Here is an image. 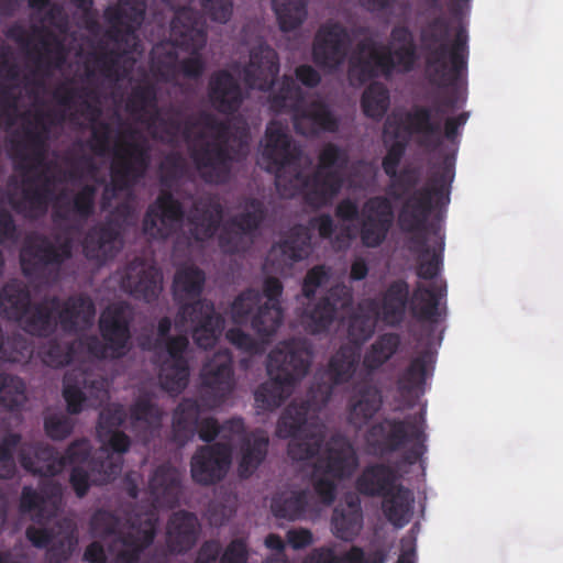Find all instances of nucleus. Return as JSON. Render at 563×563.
Masks as SVG:
<instances>
[{"label":"nucleus","instance_id":"f257e3e1","mask_svg":"<svg viewBox=\"0 0 563 563\" xmlns=\"http://www.w3.org/2000/svg\"><path fill=\"white\" fill-rule=\"evenodd\" d=\"M148 128H156L159 139L172 143L181 136L190 142L194 129L202 126L212 132L206 139L199 132L188 146L189 157L200 178L208 185H225L232 176L234 163L246 158L250 151L249 131L246 128L232 132L228 121L219 119L208 111H199L194 120L180 106L169 104L147 118Z\"/></svg>","mask_w":563,"mask_h":563},{"label":"nucleus","instance_id":"f03ea898","mask_svg":"<svg viewBox=\"0 0 563 563\" xmlns=\"http://www.w3.org/2000/svg\"><path fill=\"white\" fill-rule=\"evenodd\" d=\"M301 150L277 122L265 131L262 161L265 169L275 175L276 187L292 196L299 191L305 202L320 209L329 206L343 186L341 172L349 163L347 153L334 143H328L319 154V167L310 175L300 169Z\"/></svg>","mask_w":563,"mask_h":563},{"label":"nucleus","instance_id":"7ed1b4c3","mask_svg":"<svg viewBox=\"0 0 563 563\" xmlns=\"http://www.w3.org/2000/svg\"><path fill=\"white\" fill-rule=\"evenodd\" d=\"M452 26L442 14L429 20L420 30L426 75L439 87L455 88L467 74L468 34L460 26L451 41Z\"/></svg>","mask_w":563,"mask_h":563},{"label":"nucleus","instance_id":"20e7f679","mask_svg":"<svg viewBox=\"0 0 563 563\" xmlns=\"http://www.w3.org/2000/svg\"><path fill=\"white\" fill-rule=\"evenodd\" d=\"M420 170L416 167H406L397 172L394 186L400 192L391 194L400 199L408 195L398 214V222L402 231L417 232L427 228L429 217L434 210L445 208L450 202V187L454 177L453 163L446 157L439 169L431 173L427 183L416 188L420 183Z\"/></svg>","mask_w":563,"mask_h":563},{"label":"nucleus","instance_id":"39448f33","mask_svg":"<svg viewBox=\"0 0 563 563\" xmlns=\"http://www.w3.org/2000/svg\"><path fill=\"white\" fill-rule=\"evenodd\" d=\"M145 12V0H118L104 9L103 18L110 26L107 37L125 48L121 51L100 45L99 49L90 52L85 66L87 79L93 78L97 73L109 80L120 78V62L126 53L135 51L139 44L136 31L144 21Z\"/></svg>","mask_w":563,"mask_h":563},{"label":"nucleus","instance_id":"423d86ee","mask_svg":"<svg viewBox=\"0 0 563 563\" xmlns=\"http://www.w3.org/2000/svg\"><path fill=\"white\" fill-rule=\"evenodd\" d=\"M206 283L205 272L195 265L178 268L174 276V297L179 305L177 325L190 323L192 339L198 347L208 350L216 345L224 328V318L214 305L201 299Z\"/></svg>","mask_w":563,"mask_h":563},{"label":"nucleus","instance_id":"0eeeda50","mask_svg":"<svg viewBox=\"0 0 563 563\" xmlns=\"http://www.w3.org/2000/svg\"><path fill=\"white\" fill-rule=\"evenodd\" d=\"M311 361V347L306 341L291 339L278 343L267 356L269 379L254 394L257 407L263 410L280 407L295 385L307 375Z\"/></svg>","mask_w":563,"mask_h":563},{"label":"nucleus","instance_id":"6e6552de","mask_svg":"<svg viewBox=\"0 0 563 563\" xmlns=\"http://www.w3.org/2000/svg\"><path fill=\"white\" fill-rule=\"evenodd\" d=\"M311 361V347L306 341L291 339L278 343L267 356L269 379L254 394L257 407L263 410L280 407L295 385L307 375Z\"/></svg>","mask_w":563,"mask_h":563},{"label":"nucleus","instance_id":"1a4fd4ad","mask_svg":"<svg viewBox=\"0 0 563 563\" xmlns=\"http://www.w3.org/2000/svg\"><path fill=\"white\" fill-rule=\"evenodd\" d=\"M365 440L372 452L377 455L391 454L407 443L413 442L405 452L404 460L410 465L416 464L427 451L424 415L420 412L406 419L384 418L371 426Z\"/></svg>","mask_w":563,"mask_h":563},{"label":"nucleus","instance_id":"9d476101","mask_svg":"<svg viewBox=\"0 0 563 563\" xmlns=\"http://www.w3.org/2000/svg\"><path fill=\"white\" fill-rule=\"evenodd\" d=\"M311 401L294 400L280 415L276 433L282 439H290L287 453L295 461H306L317 456L325 441V428L321 423H308Z\"/></svg>","mask_w":563,"mask_h":563},{"label":"nucleus","instance_id":"9b49d317","mask_svg":"<svg viewBox=\"0 0 563 563\" xmlns=\"http://www.w3.org/2000/svg\"><path fill=\"white\" fill-rule=\"evenodd\" d=\"M130 139L115 146L110 166V185L102 192V206L106 207L117 197L118 192L132 189L144 178L151 164L150 146L139 131L130 129L125 132Z\"/></svg>","mask_w":563,"mask_h":563},{"label":"nucleus","instance_id":"f8f14e48","mask_svg":"<svg viewBox=\"0 0 563 563\" xmlns=\"http://www.w3.org/2000/svg\"><path fill=\"white\" fill-rule=\"evenodd\" d=\"M334 214L344 222L358 220L361 242L369 249H376L386 241L395 221L391 201L380 195L368 198L361 209L355 200L344 198L338 202Z\"/></svg>","mask_w":563,"mask_h":563},{"label":"nucleus","instance_id":"ddd939ff","mask_svg":"<svg viewBox=\"0 0 563 563\" xmlns=\"http://www.w3.org/2000/svg\"><path fill=\"white\" fill-rule=\"evenodd\" d=\"M201 404L192 398L183 399L173 415L172 433L173 440L180 446L187 444L198 432L199 439L211 443L218 435L231 441L235 435L245 432L242 418H231L222 424L213 417L199 419Z\"/></svg>","mask_w":563,"mask_h":563},{"label":"nucleus","instance_id":"4468645a","mask_svg":"<svg viewBox=\"0 0 563 563\" xmlns=\"http://www.w3.org/2000/svg\"><path fill=\"white\" fill-rule=\"evenodd\" d=\"M170 37L175 46L190 53L189 57L179 62V75L199 79L206 70L200 51L207 43L206 22L201 13L189 7L178 9L170 22Z\"/></svg>","mask_w":563,"mask_h":563},{"label":"nucleus","instance_id":"2eb2a0df","mask_svg":"<svg viewBox=\"0 0 563 563\" xmlns=\"http://www.w3.org/2000/svg\"><path fill=\"white\" fill-rule=\"evenodd\" d=\"M156 534L157 518L151 516L141 527L119 532L109 545V551L113 555L111 561H108L103 545L98 541L87 545L84 560L89 563H141L145 552L154 543Z\"/></svg>","mask_w":563,"mask_h":563},{"label":"nucleus","instance_id":"dca6fc26","mask_svg":"<svg viewBox=\"0 0 563 563\" xmlns=\"http://www.w3.org/2000/svg\"><path fill=\"white\" fill-rule=\"evenodd\" d=\"M170 330V318H161L157 324V343L164 342L167 357L159 366L158 379L164 390L179 395L189 383L190 366L185 356L189 347V340L185 334L169 335Z\"/></svg>","mask_w":563,"mask_h":563},{"label":"nucleus","instance_id":"f3484780","mask_svg":"<svg viewBox=\"0 0 563 563\" xmlns=\"http://www.w3.org/2000/svg\"><path fill=\"white\" fill-rule=\"evenodd\" d=\"M232 322L238 325L251 322V328L261 338L262 342H269L271 338L283 324L284 312L280 305H262V294L253 288L242 291L230 308Z\"/></svg>","mask_w":563,"mask_h":563},{"label":"nucleus","instance_id":"a211bd4d","mask_svg":"<svg viewBox=\"0 0 563 563\" xmlns=\"http://www.w3.org/2000/svg\"><path fill=\"white\" fill-rule=\"evenodd\" d=\"M384 44L366 38L360 41L349 59L347 78L353 86L394 75V64L388 53L382 48Z\"/></svg>","mask_w":563,"mask_h":563},{"label":"nucleus","instance_id":"6ab92c4d","mask_svg":"<svg viewBox=\"0 0 563 563\" xmlns=\"http://www.w3.org/2000/svg\"><path fill=\"white\" fill-rule=\"evenodd\" d=\"M200 401L208 409L222 406L232 394L235 380L232 360L228 353L218 352L206 362L200 372Z\"/></svg>","mask_w":563,"mask_h":563},{"label":"nucleus","instance_id":"aec40b11","mask_svg":"<svg viewBox=\"0 0 563 563\" xmlns=\"http://www.w3.org/2000/svg\"><path fill=\"white\" fill-rule=\"evenodd\" d=\"M352 305L353 290L350 286L341 283L330 287L324 296L305 309L302 322L306 330L311 334L328 332L339 311L347 310Z\"/></svg>","mask_w":563,"mask_h":563},{"label":"nucleus","instance_id":"412c9836","mask_svg":"<svg viewBox=\"0 0 563 563\" xmlns=\"http://www.w3.org/2000/svg\"><path fill=\"white\" fill-rule=\"evenodd\" d=\"M108 380L92 371L73 368L63 378V398L67 412L79 415L84 410L87 396L103 401L109 398Z\"/></svg>","mask_w":563,"mask_h":563},{"label":"nucleus","instance_id":"4be33fe9","mask_svg":"<svg viewBox=\"0 0 563 563\" xmlns=\"http://www.w3.org/2000/svg\"><path fill=\"white\" fill-rule=\"evenodd\" d=\"M49 117V113L36 112L34 121L23 125V137L12 142L14 156L19 159V169L30 173L44 165L49 134V126L45 120Z\"/></svg>","mask_w":563,"mask_h":563},{"label":"nucleus","instance_id":"5701e85b","mask_svg":"<svg viewBox=\"0 0 563 563\" xmlns=\"http://www.w3.org/2000/svg\"><path fill=\"white\" fill-rule=\"evenodd\" d=\"M97 188L93 185H84L71 197L62 192L55 198L52 220L68 232L77 231L93 213Z\"/></svg>","mask_w":563,"mask_h":563},{"label":"nucleus","instance_id":"b1692460","mask_svg":"<svg viewBox=\"0 0 563 563\" xmlns=\"http://www.w3.org/2000/svg\"><path fill=\"white\" fill-rule=\"evenodd\" d=\"M350 42V34L341 23L328 22L321 25L312 46L314 64L329 71L336 70L346 58Z\"/></svg>","mask_w":563,"mask_h":563},{"label":"nucleus","instance_id":"393cba45","mask_svg":"<svg viewBox=\"0 0 563 563\" xmlns=\"http://www.w3.org/2000/svg\"><path fill=\"white\" fill-rule=\"evenodd\" d=\"M71 255L73 243L69 238L55 244L47 236L38 235L21 252L22 271L25 276L35 275L48 266L59 267Z\"/></svg>","mask_w":563,"mask_h":563},{"label":"nucleus","instance_id":"a878e982","mask_svg":"<svg viewBox=\"0 0 563 563\" xmlns=\"http://www.w3.org/2000/svg\"><path fill=\"white\" fill-rule=\"evenodd\" d=\"M185 210L170 189H162L147 208L143 219L144 233L154 239H166L183 222Z\"/></svg>","mask_w":563,"mask_h":563},{"label":"nucleus","instance_id":"bb28decb","mask_svg":"<svg viewBox=\"0 0 563 563\" xmlns=\"http://www.w3.org/2000/svg\"><path fill=\"white\" fill-rule=\"evenodd\" d=\"M232 460L230 442L199 446L191 457L192 479L201 485H212L224 478Z\"/></svg>","mask_w":563,"mask_h":563},{"label":"nucleus","instance_id":"cd10ccee","mask_svg":"<svg viewBox=\"0 0 563 563\" xmlns=\"http://www.w3.org/2000/svg\"><path fill=\"white\" fill-rule=\"evenodd\" d=\"M358 466V457L346 437L335 433L324 441L323 453L318 457L316 472L336 481L350 478Z\"/></svg>","mask_w":563,"mask_h":563},{"label":"nucleus","instance_id":"c85d7f7f","mask_svg":"<svg viewBox=\"0 0 563 563\" xmlns=\"http://www.w3.org/2000/svg\"><path fill=\"white\" fill-rule=\"evenodd\" d=\"M54 180L51 176L41 173L34 177H25L18 200H10L13 210L30 220L43 218L48 212L54 199Z\"/></svg>","mask_w":563,"mask_h":563},{"label":"nucleus","instance_id":"c756f323","mask_svg":"<svg viewBox=\"0 0 563 563\" xmlns=\"http://www.w3.org/2000/svg\"><path fill=\"white\" fill-rule=\"evenodd\" d=\"M132 317L125 303H115L108 307L100 316L99 330L101 338L110 349L113 360L126 355L131 341Z\"/></svg>","mask_w":563,"mask_h":563},{"label":"nucleus","instance_id":"7c9ffc66","mask_svg":"<svg viewBox=\"0 0 563 563\" xmlns=\"http://www.w3.org/2000/svg\"><path fill=\"white\" fill-rule=\"evenodd\" d=\"M294 129L302 136H317L321 133H335L340 119L331 106L322 98L303 101L291 118Z\"/></svg>","mask_w":563,"mask_h":563},{"label":"nucleus","instance_id":"2f4dec72","mask_svg":"<svg viewBox=\"0 0 563 563\" xmlns=\"http://www.w3.org/2000/svg\"><path fill=\"white\" fill-rule=\"evenodd\" d=\"M279 74V58L274 48L262 43L250 52V60L242 69L244 84L251 89L268 91Z\"/></svg>","mask_w":563,"mask_h":563},{"label":"nucleus","instance_id":"473e14b6","mask_svg":"<svg viewBox=\"0 0 563 563\" xmlns=\"http://www.w3.org/2000/svg\"><path fill=\"white\" fill-rule=\"evenodd\" d=\"M409 295L408 283L404 279H396L378 297L365 300V306L384 323L397 327L405 319Z\"/></svg>","mask_w":563,"mask_h":563},{"label":"nucleus","instance_id":"72a5a7b5","mask_svg":"<svg viewBox=\"0 0 563 563\" xmlns=\"http://www.w3.org/2000/svg\"><path fill=\"white\" fill-rule=\"evenodd\" d=\"M413 239L417 245L416 251L420 252L422 257L417 268V275L422 279H433L438 276L444 251V235L441 234L439 224L427 223V228L417 231Z\"/></svg>","mask_w":563,"mask_h":563},{"label":"nucleus","instance_id":"f704fd0d","mask_svg":"<svg viewBox=\"0 0 563 563\" xmlns=\"http://www.w3.org/2000/svg\"><path fill=\"white\" fill-rule=\"evenodd\" d=\"M81 245L84 256L101 266L120 251V232L111 222L98 223L86 232Z\"/></svg>","mask_w":563,"mask_h":563},{"label":"nucleus","instance_id":"c9c22d12","mask_svg":"<svg viewBox=\"0 0 563 563\" xmlns=\"http://www.w3.org/2000/svg\"><path fill=\"white\" fill-rule=\"evenodd\" d=\"M18 457L26 472L41 477H54L64 470L59 452L43 442H24Z\"/></svg>","mask_w":563,"mask_h":563},{"label":"nucleus","instance_id":"e433bc0d","mask_svg":"<svg viewBox=\"0 0 563 563\" xmlns=\"http://www.w3.org/2000/svg\"><path fill=\"white\" fill-rule=\"evenodd\" d=\"M383 397L380 389L367 376L358 378L353 384L349 401V417L352 424L361 428L367 423L380 409Z\"/></svg>","mask_w":563,"mask_h":563},{"label":"nucleus","instance_id":"4c0bfd02","mask_svg":"<svg viewBox=\"0 0 563 563\" xmlns=\"http://www.w3.org/2000/svg\"><path fill=\"white\" fill-rule=\"evenodd\" d=\"M208 98L219 113L233 114L243 103V92L239 81L227 69L214 71L209 80Z\"/></svg>","mask_w":563,"mask_h":563},{"label":"nucleus","instance_id":"58836bf2","mask_svg":"<svg viewBox=\"0 0 563 563\" xmlns=\"http://www.w3.org/2000/svg\"><path fill=\"white\" fill-rule=\"evenodd\" d=\"M123 283L131 294L145 302L155 301L162 291V274L143 260L135 258L126 266Z\"/></svg>","mask_w":563,"mask_h":563},{"label":"nucleus","instance_id":"ea45409f","mask_svg":"<svg viewBox=\"0 0 563 563\" xmlns=\"http://www.w3.org/2000/svg\"><path fill=\"white\" fill-rule=\"evenodd\" d=\"M200 523L197 516L186 510L174 512L166 527V544L170 553L184 554L197 543Z\"/></svg>","mask_w":563,"mask_h":563},{"label":"nucleus","instance_id":"a19ab883","mask_svg":"<svg viewBox=\"0 0 563 563\" xmlns=\"http://www.w3.org/2000/svg\"><path fill=\"white\" fill-rule=\"evenodd\" d=\"M60 299L57 296L45 297L37 302H32L30 309L20 321L22 329L38 338H48L57 328Z\"/></svg>","mask_w":563,"mask_h":563},{"label":"nucleus","instance_id":"79ce46f5","mask_svg":"<svg viewBox=\"0 0 563 563\" xmlns=\"http://www.w3.org/2000/svg\"><path fill=\"white\" fill-rule=\"evenodd\" d=\"M395 468L385 463L366 465L355 481V489L365 497L387 496L398 485Z\"/></svg>","mask_w":563,"mask_h":563},{"label":"nucleus","instance_id":"37998d69","mask_svg":"<svg viewBox=\"0 0 563 563\" xmlns=\"http://www.w3.org/2000/svg\"><path fill=\"white\" fill-rule=\"evenodd\" d=\"M363 510L361 500L355 495H346L332 512L331 527L333 534L343 541H353L363 528Z\"/></svg>","mask_w":563,"mask_h":563},{"label":"nucleus","instance_id":"c03bdc74","mask_svg":"<svg viewBox=\"0 0 563 563\" xmlns=\"http://www.w3.org/2000/svg\"><path fill=\"white\" fill-rule=\"evenodd\" d=\"M148 488L158 507L175 508L179 504L181 483L177 470L168 464L156 467L150 478Z\"/></svg>","mask_w":563,"mask_h":563},{"label":"nucleus","instance_id":"a18cd8bd","mask_svg":"<svg viewBox=\"0 0 563 563\" xmlns=\"http://www.w3.org/2000/svg\"><path fill=\"white\" fill-rule=\"evenodd\" d=\"M223 216L219 201L211 198L198 199L194 202L189 214L191 234L197 241H207L218 231Z\"/></svg>","mask_w":563,"mask_h":563},{"label":"nucleus","instance_id":"49530a36","mask_svg":"<svg viewBox=\"0 0 563 563\" xmlns=\"http://www.w3.org/2000/svg\"><path fill=\"white\" fill-rule=\"evenodd\" d=\"M60 328L66 333H77L79 328L90 327L96 307L93 301L85 295L69 296L57 311Z\"/></svg>","mask_w":563,"mask_h":563},{"label":"nucleus","instance_id":"de8ad7c7","mask_svg":"<svg viewBox=\"0 0 563 563\" xmlns=\"http://www.w3.org/2000/svg\"><path fill=\"white\" fill-rule=\"evenodd\" d=\"M54 100L66 109H71L75 104V99H79V108L70 114V120H74L76 114L84 117L89 121L90 125L100 122L101 109L97 103L90 100H97V93L93 89L88 87H71L62 85L53 92Z\"/></svg>","mask_w":563,"mask_h":563},{"label":"nucleus","instance_id":"09e8293b","mask_svg":"<svg viewBox=\"0 0 563 563\" xmlns=\"http://www.w3.org/2000/svg\"><path fill=\"white\" fill-rule=\"evenodd\" d=\"M434 362L430 351H422L413 357L409 365L399 374L397 386L404 396L418 397L424 394L429 367Z\"/></svg>","mask_w":563,"mask_h":563},{"label":"nucleus","instance_id":"8fccbe9b","mask_svg":"<svg viewBox=\"0 0 563 563\" xmlns=\"http://www.w3.org/2000/svg\"><path fill=\"white\" fill-rule=\"evenodd\" d=\"M31 305V291L22 282L11 280L2 287L0 313L4 319L20 323Z\"/></svg>","mask_w":563,"mask_h":563},{"label":"nucleus","instance_id":"3c124183","mask_svg":"<svg viewBox=\"0 0 563 563\" xmlns=\"http://www.w3.org/2000/svg\"><path fill=\"white\" fill-rule=\"evenodd\" d=\"M310 233L303 225L292 227L277 244L272 247L271 255H280L282 263L290 266L305 260L310 253Z\"/></svg>","mask_w":563,"mask_h":563},{"label":"nucleus","instance_id":"603ef678","mask_svg":"<svg viewBox=\"0 0 563 563\" xmlns=\"http://www.w3.org/2000/svg\"><path fill=\"white\" fill-rule=\"evenodd\" d=\"M445 286L433 284L424 286L417 284L409 297V307L412 316L420 321L435 322L439 316V302L445 296Z\"/></svg>","mask_w":563,"mask_h":563},{"label":"nucleus","instance_id":"864d4df0","mask_svg":"<svg viewBox=\"0 0 563 563\" xmlns=\"http://www.w3.org/2000/svg\"><path fill=\"white\" fill-rule=\"evenodd\" d=\"M309 498L308 489L277 492L272 497L271 511L278 519H302L308 509Z\"/></svg>","mask_w":563,"mask_h":563},{"label":"nucleus","instance_id":"5fc2aeb1","mask_svg":"<svg viewBox=\"0 0 563 563\" xmlns=\"http://www.w3.org/2000/svg\"><path fill=\"white\" fill-rule=\"evenodd\" d=\"M382 499L384 516L391 525L401 528L409 522L413 503V495L409 488L399 483Z\"/></svg>","mask_w":563,"mask_h":563},{"label":"nucleus","instance_id":"6e6d98bb","mask_svg":"<svg viewBox=\"0 0 563 563\" xmlns=\"http://www.w3.org/2000/svg\"><path fill=\"white\" fill-rule=\"evenodd\" d=\"M405 130L410 134L422 136L421 144L430 145L437 136L435 145H440L441 124L432 120V110L426 106H413L404 117Z\"/></svg>","mask_w":563,"mask_h":563},{"label":"nucleus","instance_id":"4d7b16f0","mask_svg":"<svg viewBox=\"0 0 563 563\" xmlns=\"http://www.w3.org/2000/svg\"><path fill=\"white\" fill-rule=\"evenodd\" d=\"M400 345V338L396 333H384L379 335L365 352L362 366L369 377L375 371L379 369L388 362Z\"/></svg>","mask_w":563,"mask_h":563},{"label":"nucleus","instance_id":"13d9d810","mask_svg":"<svg viewBox=\"0 0 563 563\" xmlns=\"http://www.w3.org/2000/svg\"><path fill=\"white\" fill-rule=\"evenodd\" d=\"M361 361L358 347L342 345L331 357L328 366L330 379L334 386L349 383Z\"/></svg>","mask_w":563,"mask_h":563},{"label":"nucleus","instance_id":"bf43d9fd","mask_svg":"<svg viewBox=\"0 0 563 563\" xmlns=\"http://www.w3.org/2000/svg\"><path fill=\"white\" fill-rule=\"evenodd\" d=\"M303 563H384V556L378 552L366 555L364 550L356 545L342 556H338L332 548L320 547L313 549Z\"/></svg>","mask_w":563,"mask_h":563},{"label":"nucleus","instance_id":"052dcab7","mask_svg":"<svg viewBox=\"0 0 563 563\" xmlns=\"http://www.w3.org/2000/svg\"><path fill=\"white\" fill-rule=\"evenodd\" d=\"M303 101L305 93L302 89L289 76L283 77L278 90L269 97L273 111L277 113H291V117Z\"/></svg>","mask_w":563,"mask_h":563},{"label":"nucleus","instance_id":"680f3d73","mask_svg":"<svg viewBox=\"0 0 563 563\" xmlns=\"http://www.w3.org/2000/svg\"><path fill=\"white\" fill-rule=\"evenodd\" d=\"M157 88L151 82L136 85L132 88L126 99V111L132 115L143 119L152 115L158 109Z\"/></svg>","mask_w":563,"mask_h":563},{"label":"nucleus","instance_id":"e2e57ef3","mask_svg":"<svg viewBox=\"0 0 563 563\" xmlns=\"http://www.w3.org/2000/svg\"><path fill=\"white\" fill-rule=\"evenodd\" d=\"M130 418L134 428L144 427L151 432L162 426L163 411L150 395H141L130 407Z\"/></svg>","mask_w":563,"mask_h":563},{"label":"nucleus","instance_id":"0e129e2a","mask_svg":"<svg viewBox=\"0 0 563 563\" xmlns=\"http://www.w3.org/2000/svg\"><path fill=\"white\" fill-rule=\"evenodd\" d=\"M43 53L34 58L36 71L48 75L51 70L60 68L66 62V52L62 42L52 33L47 32L40 40Z\"/></svg>","mask_w":563,"mask_h":563},{"label":"nucleus","instance_id":"69168bd1","mask_svg":"<svg viewBox=\"0 0 563 563\" xmlns=\"http://www.w3.org/2000/svg\"><path fill=\"white\" fill-rule=\"evenodd\" d=\"M308 0H272L279 27L284 32L299 27L307 18Z\"/></svg>","mask_w":563,"mask_h":563},{"label":"nucleus","instance_id":"338daca9","mask_svg":"<svg viewBox=\"0 0 563 563\" xmlns=\"http://www.w3.org/2000/svg\"><path fill=\"white\" fill-rule=\"evenodd\" d=\"M390 103L387 87L379 82H371L363 91L361 107L363 113L371 119L380 120L386 114Z\"/></svg>","mask_w":563,"mask_h":563},{"label":"nucleus","instance_id":"774afa93","mask_svg":"<svg viewBox=\"0 0 563 563\" xmlns=\"http://www.w3.org/2000/svg\"><path fill=\"white\" fill-rule=\"evenodd\" d=\"M37 355L42 363L48 367H64L74 358L75 341L63 342L57 338L49 339L40 345Z\"/></svg>","mask_w":563,"mask_h":563}]
</instances>
